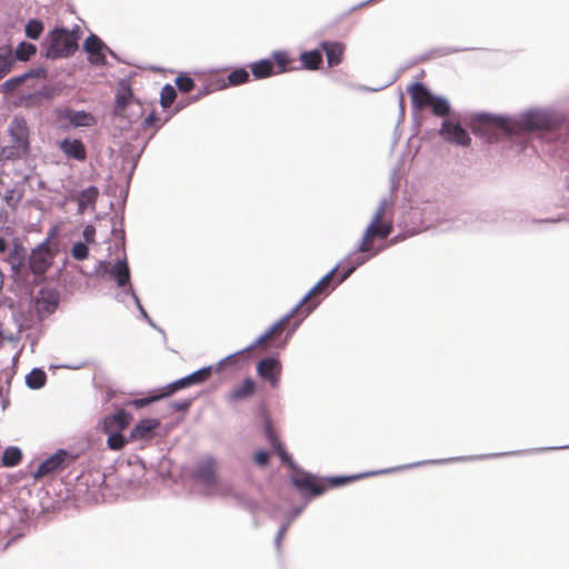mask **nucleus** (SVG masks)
Instances as JSON below:
<instances>
[{
    "label": "nucleus",
    "instance_id": "4be33fe9",
    "mask_svg": "<svg viewBox=\"0 0 569 569\" xmlns=\"http://www.w3.org/2000/svg\"><path fill=\"white\" fill-rule=\"evenodd\" d=\"M208 371L209 369L207 368H199L184 377L169 382L163 387V390L166 391L168 398H170L180 390L206 382L208 380Z\"/></svg>",
    "mask_w": 569,
    "mask_h": 569
},
{
    "label": "nucleus",
    "instance_id": "b1692460",
    "mask_svg": "<svg viewBox=\"0 0 569 569\" xmlns=\"http://www.w3.org/2000/svg\"><path fill=\"white\" fill-rule=\"evenodd\" d=\"M60 302L59 291L52 288H41L36 298L38 313L47 316L54 313Z\"/></svg>",
    "mask_w": 569,
    "mask_h": 569
},
{
    "label": "nucleus",
    "instance_id": "79ce46f5",
    "mask_svg": "<svg viewBox=\"0 0 569 569\" xmlns=\"http://www.w3.org/2000/svg\"><path fill=\"white\" fill-rule=\"evenodd\" d=\"M22 450L17 446L7 447L1 456V463L3 467L12 468L19 465L22 460Z\"/></svg>",
    "mask_w": 569,
    "mask_h": 569
},
{
    "label": "nucleus",
    "instance_id": "58836bf2",
    "mask_svg": "<svg viewBox=\"0 0 569 569\" xmlns=\"http://www.w3.org/2000/svg\"><path fill=\"white\" fill-rule=\"evenodd\" d=\"M52 264V257L49 252H41L33 256V250L29 256V267L33 273L46 272Z\"/></svg>",
    "mask_w": 569,
    "mask_h": 569
},
{
    "label": "nucleus",
    "instance_id": "49530a36",
    "mask_svg": "<svg viewBox=\"0 0 569 569\" xmlns=\"http://www.w3.org/2000/svg\"><path fill=\"white\" fill-rule=\"evenodd\" d=\"M44 31V23L41 19L31 18L24 24V34L29 40H39Z\"/></svg>",
    "mask_w": 569,
    "mask_h": 569
},
{
    "label": "nucleus",
    "instance_id": "72a5a7b5",
    "mask_svg": "<svg viewBox=\"0 0 569 569\" xmlns=\"http://www.w3.org/2000/svg\"><path fill=\"white\" fill-rule=\"evenodd\" d=\"M257 389V383L251 377H246L242 382L234 387L228 395L229 402L243 401L251 398Z\"/></svg>",
    "mask_w": 569,
    "mask_h": 569
},
{
    "label": "nucleus",
    "instance_id": "69168bd1",
    "mask_svg": "<svg viewBox=\"0 0 569 569\" xmlns=\"http://www.w3.org/2000/svg\"><path fill=\"white\" fill-rule=\"evenodd\" d=\"M305 507H306V505H300V506H296V507L291 508L288 511L286 518L289 519L290 521H293L305 510Z\"/></svg>",
    "mask_w": 569,
    "mask_h": 569
},
{
    "label": "nucleus",
    "instance_id": "8fccbe9b",
    "mask_svg": "<svg viewBox=\"0 0 569 569\" xmlns=\"http://www.w3.org/2000/svg\"><path fill=\"white\" fill-rule=\"evenodd\" d=\"M232 498L236 500L239 507L243 508L252 515L259 510V503L256 500L246 497L241 492H236Z\"/></svg>",
    "mask_w": 569,
    "mask_h": 569
},
{
    "label": "nucleus",
    "instance_id": "13d9d810",
    "mask_svg": "<svg viewBox=\"0 0 569 569\" xmlns=\"http://www.w3.org/2000/svg\"><path fill=\"white\" fill-rule=\"evenodd\" d=\"M253 461L257 466L266 468L270 463V457L266 449L259 448L253 452Z\"/></svg>",
    "mask_w": 569,
    "mask_h": 569
},
{
    "label": "nucleus",
    "instance_id": "bb28decb",
    "mask_svg": "<svg viewBox=\"0 0 569 569\" xmlns=\"http://www.w3.org/2000/svg\"><path fill=\"white\" fill-rule=\"evenodd\" d=\"M11 140L26 149L30 146L29 127L23 117L14 116L8 128Z\"/></svg>",
    "mask_w": 569,
    "mask_h": 569
},
{
    "label": "nucleus",
    "instance_id": "774afa93",
    "mask_svg": "<svg viewBox=\"0 0 569 569\" xmlns=\"http://www.w3.org/2000/svg\"><path fill=\"white\" fill-rule=\"evenodd\" d=\"M428 60H432V54H431V50H428L417 57L413 58V63H422V62H426Z\"/></svg>",
    "mask_w": 569,
    "mask_h": 569
},
{
    "label": "nucleus",
    "instance_id": "603ef678",
    "mask_svg": "<svg viewBox=\"0 0 569 569\" xmlns=\"http://www.w3.org/2000/svg\"><path fill=\"white\" fill-rule=\"evenodd\" d=\"M71 257L77 261H83L89 257V247L88 243L78 240L73 242L71 250Z\"/></svg>",
    "mask_w": 569,
    "mask_h": 569
},
{
    "label": "nucleus",
    "instance_id": "a211bd4d",
    "mask_svg": "<svg viewBox=\"0 0 569 569\" xmlns=\"http://www.w3.org/2000/svg\"><path fill=\"white\" fill-rule=\"evenodd\" d=\"M193 480L207 488L218 486L217 459L213 455H207L197 461L191 472Z\"/></svg>",
    "mask_w": 569,
    "mask_h": 569
},
{
    "label": "nucleus",
    "instance_id": "20e7f679",
    "mask_svg": "<svg viewBox=\"0 0 569 569\" xmlns=\"http://www.w3.org/2000/svg\"><path fill=\"white\" fill-rule=\"evenodd\" d=\"M44 511V507L37 512L22 498L12 500L10 505H3L0 508V536L11 535L10 541L21 538L34 520Z\"/></svg>",
    "mask_w": 569,
    "mask_h": 569
},
{
    "label": "nucleus",
    "instance_id": "bf43d9fd",
    "mask_svg": "<svg viewBox=\"0 0 569 569\" xmlns=\"http://www.w3.org/2000/svg\"><path fill=\"white\" fill-rule=\"evenodd\" d=\"M191 103H193V102L190 101V97H188L186 100H179L174 104L173 109L164 117L161 124L167 123L174 114L182 111L186 107H188Z\"/></svg>",
    "mask_w": 569,
    "mask_h": 569
},
{
    "label": "nucleus",
    "instance_id": "9b49d317",
    "mask_svg": "<svg viewBox=\"0 0 569 569\" xmlns=\"http://www.w3.org/2000/svg\"><path fill=\"white\" fill-rule=\"evenodd\" d=\"M88 277L106 278L116 283V286L124 292L131 283V271L126 253L121 258H117L114 262L110 260H99L92 272Z\"/></svg>",
    "mask_w": 569,
    "mask_h": 569
},
{
    "label": "nucleus",
    "instance_id": "a19ab883",
    "mask_svg": "<svg viewBox=\"0 0 569 569\" xmlns=\"http://www.w3.org/2000/svg\"><path fill=\"white\" fill-rule=\"evenodd\" d=\"M47 383V373L43 368L36 367L26 375V386L31 390H40Z\"/></svg>",
    "mask_w": 569,
    "mask_h": 569
},
{
    "label": "nucleus",
    "instance_id": "2eb2a0df",
    "mask_svg": "<svg viewBox=\"0 0 569 569\" xmlns=\"http://www.w3.org/2000/svg\"><path fill=\"white\" fill-rule=\"evenodd\" d=\"M257 376L269 383L271 388H277L280 382L282 363L278 352H271L259 359L256 363Z\"/></svg>",
    "mask_w": 569,
    "mask_h": 569
},
{
    "label": "nucleus",
    "instance_id": "f257e3e1",
    "mask_svg": "<svg viewBox=\"0 0 569 569\" xmlns=\"http://www.w3.org/2000/svg\"><path fill=\"white\" fill-rule=\"evenodd\" d=\"M469 130L487 142L511 137L517 130H540L549 124L550 116L539 108H530L518 116L477 111L466 114Z\"/></svg>",
    "mask_w": 569,
    "mask_h": 569
},
{
    "label": "nucleus",
    "instance_id": "052dcab7",
    "mask_svg": "<svg viewBox=\"0 0 569 569\" xmlns=\"http://www.w3.org/2000/svg\"><path fill=\"white\" fill-rule=\"evenodd\" d=\"M82 242L93 243L96 241V227L91 223L84 226V228L82 229Z\"/></svg>",
    "mask_w": 569,
    "mask_h": 569
},
{
    "label": "nucleus",
    "instance_id": "6e6d98bb",
    "mask_svg": "<svg viewBox=\"0 0 569 569\" xmlns=\"http://www.w3.org/2000/svg\"><path fill=\"white\" fill-rule=\"evenodd\" d=\"M160 118L156 110H152L148 113V116L142 120L141 128L149 129L151 127L156 128V131L159 130L163 124H161Z\"/></svg>",
    "mask_w": 569,
    "mask_h": 569
},
{
    "label": "nucleus",
    "instance_id": "4d7b16f0",
    "mask_svg": "<svg viewBox=\"0 0 569 569\" xmlns=\"http://www.w3.org/2000/svg\"><path fill=\"white\" fill-rule=\"evenodd\" d=\"M123 295L126 296H130L136 305V308L138 309L139 311V315L142 319L144 318H148V312L147 310L144 309V307L142 306L141 303V300L140 298L138 297L133 286L129 287L124 292H122Z\"/></svg>",
    "mask_w": 569,
    "mask_h": 569
},
{
    "label": "nucleus",
    "instance_id": "5fc2aeb1",
    "mask_svg": "<svg viewBox=\"0 0 569 569\" xmlns=\"http://www.w3.org/2000/svg\"><path fill=\"white\" fill-rule=\"evenodd\" d=\"M196 397H191V398H186V399H179V400H172L169 402V407L176 411V412H181V413H187L193 401H194Z\"/></svg>",
    "mask_w": 569,
    "mask_h": 569
},
{
    "label": "nucleus",
    "instance_id": "9d476101",
    "mask_svg": "<svg viewBox=\"0 0 569 569\" xmlns=\"http://www.w3.org/2000/svg\"><path fill=\"white\" fill-rule=\"evenodd\" d=\"M320 302L321 299L312 298V300L305 303L283 326L267 339V341H270V347L276 350H283L305 319L316 310Z\"/></svg>",
    "mask_w": 569,
    "mask_h": 569
},
{
    "label": "nucleus",
    "instance_id": "a878e982",
    "mask_svg": "<svg viewBox=\"0 0 569 569\" xmlns=\"http://www.w3.org/2000/svg\"><path fill=\"white\" fill-rule=\"evenodd\" d=\"M58 147L68 159L80 162L87 160V147L79 138H63L58 142Z\"/></svg>",
    "mask_w": 569,
    "mask_h": 569
},
{
    "label": "nucleus",
    "instance_id": "37998d69",
    "mask_svg": "<svg viewBox=\"0 0 569 569\" xmlns=\"http://www.w3.org/2000/svg\"><path fill=\"white\" fill-rule=\"evenodd\" d=\"M37 46L26 40L20 41L13 49L14 58L18 61L27 62L37 53Z\"/></svg>",
    "mask_w": 569,
    "mask_h": 569
},
{
    "label": "nucleus",
    "instance_id": "f3484780",
    "mask_svg": "<svg viewBox=\"0 0 569 569\" xmlns=\"http://www.w3.org/2000/svg\"><path fill=\"white\" fill-rule=\"evenodd\" d=\"M438 133L445 141L451 144L460 147H469L471 144L469 130L457 120L443 119Z\"/></svg>",
    "mask_w": 569,
    "mask_h": 569
},
{
    "label": "nucleus",
    "instance_id": "dca6fc26",
    "mask_svg": "<svg viewBox=\"0 0 569 569\" xmlns=\"http://www.w3.org/2000/svg\"><path fill=\"white\" fill-rule=\"evenodd\" d=\"M60 94V89L53 84L44 83L39 89L22 93L18 97L16 104L26 109L38 108Z\"/></svg>",
    "mask_w": 569,
    "mask_h": 569
},
{
    "label": "nucleus",
    "instance_id": "3c124183",
    "mask_svg": "<svg viewBox=\"0 0 569 569\" xmlns=\"http://www.w3.org/2000/svg\"><path fill=\"white\" fill-rule=\"evenodd\" d=\"M476 49L477 48H472V47H437V48H432L430 50H431L432 59H437V58H442V57H446L449 54L469 51V50H476Z\"/></svg>",
    "mask_w": 569,
    "mask_h": 569
},
{
    "label": "nucleus",
    "instance_id": "a18cd8bd",
    "mask_svg": "<svg viewBox=\"0 0 569 569\" xmlns=\"http://www.w3.org/2000/svg\"><path fill=\"white\" fill-rule=\"evenodd\" d=\"M107 435V447L111 450H121L128 442H132L123 431H102Z\"/></svg>",
    "mask_w": 569,
    "mask_h": 569
},
{
    "label": "nucleus",
    "instance_id": "0eeeda50",
    "mask_svg": "<svg viewBox=\"0 0 569 569\" xmlns=\"http://www.w3.org/2000/svg\"><path fill=\"white\" fill-rule=\"evenodd\" d=\"M41 57L57 61L67 59L74 54L79 48L77 37L69 32V28L54 26L50 29L40 42Z\"/></svg>",
    "mask_w": 569,
    "mask_h": 569
},
{
    "label": "nucleus",
    "instance_id": "c756f323",
    "mask_svg": "<svg viewBox=\"0 0 569 569\" xmlns=\"http://www.w3.org/2000/svg\"><path fill=\"white\" fill-rule=\"evenodd\" d=\"M319 48L322 50V54H326L327 63L329 68L339 66L343 60V53L346 46L341 41L322 40L319 43Z\"/></svg>",
    "mask_w": 569,
    "mask_h": 569
},
{
    "label": "nucleus",
    "instance_id": "864d4df0",
    "mask_svg": "<svg viewBox=\"0 0 569 569\" xmlns=\"http://www.w3.org/2000/svg\"><path fill=\"white\" fill-rule=\"evenodd\" d=\"M417 63H413V59L410 60L406 66L401 67L392 77L389 81H387L385 84L380 86L379 88H369V87H366V86H360L359 88L363 91H368V92H375V91H379V90H382L389 86H391L393 82L397 81V79L400 77V74L407 70L408 68H411L413 66H416Z\"/></svg>",
    "mask_w": 569,
    "mask_h": 569
},
{
    "label": "nucleus",
    "instance_id": "0e129e2a",
    "mask_svg": "<svg viewBox=\"0 0 569 569\" xmlns=\"http://www.w3.org/2000/svg\"><path fill=\"white\" fill-rule=\"evenodd\" d=\"M566 220V214H559L555 218L533 219V223H559Z\"/></svg>",
    "mask_w": 569,
    "mask_h": 569
},
{
    "label": "nucleus",
    "instance_id": "ddd939ff",
    "mask_svg": "<svg viewBox=\"0 0 569 569\" xmlns=\"http://www.w3.org/2000/svg\"><path fill=\"white\" fill-rule=\"evenodd\" d=\"M79 457L80 453L74 450L60 448L52 455L41 460L37 465L36 469L31 470L30 473L34 480L51 476L57 471H60L70 466Z\"/></svg>",
    "mask_w": 569,
    "mask_h": 569
},
{
    "label": "nucleus",
    "instance_id": "e2e57ef3",
    "mask_svg": "<svg viewBox=\"0 0 569 569\" xmlns=\"http://www.w3.org/2000/svg\"><path fill=\"white\" fill-rule=\"evenodd\" d=\"M216 487L218 489V493L223 498L224 497H233V495L236 493L232 485H230V483H219L218 482V486H216Z\"/></svg>",
    "mask_w": 569,
    "mask_h": 569
},
{
    "label": "nucleus",
    "instance_id": "5701e85b",
    "mask_svg": "<svg viewBox=\"0 0 569 569\" xmlns=\"http://www.w3.org/2000/svg\"><path fill=\"white\" fill-rule=\"evenodd\" d=\"M161 426V421L158 418H142L129 432V439L132 441L137 440H151L157 436L156 430Z\"/></svg>",
    "mask_w": 569,
    "mask_h": 569
},
{
    "label": "nucleus",
    "instance_id": "680f3d73",
    "mask_svg": "<svg viewBox=\"0 0 569 569\" xmlns=\"http://www.w3.org/2000/svg\"><path fill=\"white\" fill-rule=\"evenodd\" d=\"M54 231H56V228H51L49 230L47 238L42 242H40L36 248L32 249L33 256H37L38 253H41V252H49V240L52 237V234L54 233Z\"/></svg>",
    "mask_w": 569,
    "mask_h": 569
},
{
    "label": "nucleus",
    "instance_id": "6e6552de",
    "mask_svg": "<svg viewBox=\"0 0 569 569\" xmlns=\"http://www.w3.org/2000/svg\"><path fill=\"white\" fill-rule=\"evenodd\" d=\"M410 94L412 110L421 107L428 108L436 117L443 118L452 113L450 101L441 94L435 93L426 83L415 81L407 87Z\"/></svg>",
    "mask_w": 569,
    "mask_h": 569
},
{
    "label": "nucleus",
    "instance_id": "f03ea898",
    "mask_svg": "<svg viewBox=\"0 0 569 569\" xmlns=\"http://www.w3.org/2000/svg\"><path fill=\"white\" fill-rule=\"evenodd\" d=\"M387 204L388 201L386 198H382L379 201L378 208L365 229L356 248L346 256L347 266L340 272L336 284L345 282L358 268L387 248L386 244L376 246L372 242L373 239L386 240L393 232V223L391 221L382 220V214Z\"/></svg>",
    "mask_w": 569,
    "mask_h": 569
},
{
    "label": "nucleus",
    "instance_id": "412c9836",
    "mask_svg": "<svg viewBox=\"0 0 569 569\" xmlns=\"http://www.w3.org/2000/svg\"><path fill=\"white\" fill-rule=\"evenodd\" d=\"M132 100H134V96L130 80L127 78L120 79L114 94L113 119L124 120L127 106Z\"/></svg>",
    "mask_w": 569,
    "mask_h": 569
},
{
    "label": "nucleus",
    "instance_id": "39448f33",
    "mask_svg": "<svg viewBox=\"0 0 569 569\" xmlns=\"http://www.w3.org/2000/svg\"><path fill=\"white\" fill-rule=\"evenodd\" d=\"M272 450L278 455L280 462L292 471L289 478L290 483L302 498L315 499L327 491L326 487L316 483L317 475L303 469L288 452L283 443H278Z\"/></svg>",
    "mask_w": 569,
    "mask_h": 569
},
{
    "label": "nucleus",
    "instance_id": "338daca9",
    "mask_svg": "<svg viewBox=\"0 0 569 569\" xmlns=\"http://www.w3.org/2000/svg\"><path fill=\"white\" fill-rule=\"evenodd\" d=\"M407 237H408V234H407V233H405V232H399V233L395 234V236H393V237L388 241V243H387L386 246H387V248H388V247H390V246H395V244H397V243H399V242L403 241Z\"/></svg>",
    "mask_w": 569,
    "mask_h": 569
},
{
    "label": "nucleus",
    "instance_id": "de8ad7c7",
    "mask_svg": "<svg viewBox=\"0 0 569 569\" xmlns=\"http://www.w3.org/2000/svg\"><path fill=\"white\" fill-rule=\"evenodd\" d=\"M176 87L181 93H189L196 88V81L189 72L181 71L174 79Z\"/></svg>",
    "mask_w": 569,
    "mask_h": 569
},
{
    "label": "nucleus",
    "instance_id": "09e8293b",
    "mask_svg": "<svg viewBox=\"0 0 569 569\" xmlns=\"http://www.w3.org/2000/svg\"><path fill=\"white\" fill-rule=\"evenodd\" d=\"M177 87L170 83H166L161 88L159 102L163 111H167L171 107L174 98L177 97Z\"/></svg>",
    "mask_w": 569,
    "mask_h": 569
},
{
    "label": "nucleus",
    "instance_id": "393cba45",
    "mask_svg": "<svg viewBox=\"0 0 569 569\" xmlns=\"http://www.w3.org/2000/svg\"><path fill=\"white\" fill-rule=\"evenodd\" d=\"M132 413L123 408L116 409L106 416L101 422L102 431H123L132 421Z\"/></svg>",
    "mask_w": 569,
    "mask_h": 569
},
{
    "label": "nucleus",
    "instance_id": "1a4fd4ad",
    "mask_svg": "<svg viewBox=\"0 0 569 569\" xmlns=\"http://www.w3.org/2000/svg\"><path fill=\"white\" fill-rule=\"evenodd\" d=\"M320 302L321 299L312 298V300L305 303L283 326L267 339V341H270V347L276 350H283L305 319L316 310Z\"/></svg>",
    "mask_w": 569,
    "mask_h": 569
},
{
    "label": "nucleus",
    "instance_id": "4c0bfd02",
    "mask_svg": "<svg viewBox=\"0 0 569 569\" xmlns=\"http://www.w3.org/2000/svg\"><path fill=\"white\" fill-rule=\"evenodd\" d=\"M168 396L166 391L162 388L154 389L148 393V396L133 398L128 401V405L134 407L136 409H143L148 406H150L153 402H157L162 399H167Z\"/></svg>",
    "mask_w": 569,
    "mask_h": 569
},
{
    "label": "nucleus",
    "instance_id": "c9c22d12",
    "mask_svg": "<svg viewBox=\"0 0 569 569\" xmlns=\"http://www.w3.org/2000/svg\"><path fill=\"white\" fill-rule=\"evenodd\" d=\"M99 197L98 187L91 184L77 194L78 212L83 213L87 209H94L97 199Z\"/></svg>",
    "mask_w": 569,
    "mask_h": 569
},
{
    "label": "nucleus",
    "instance_id": "f8f14e48",
    "mask_svg": "<svg viewBox=\"0 0 569 569\" xmlns=\"http://www.w3.org/2000/svg\"><path fill=\"white\" fill-rule=\"evenodd\" d=\"M293 61L287 50H274L269 57L249 63L250 73L257 80L286 73Z\"/></svg>",
    "mask_w": 569,
    "mask_h": 569
},
{
    "label": "nucleus",
    "instance_id": "473e14b6",
    "mask_svg": "<svg viewBox=\"0 0 569 569\" xmlns=\"http://www.w3.org/2000/svg\"><path fill=\"white\" fill-rule=\"evenodd\" d=\"M258 417L260 419L261 430L263 432L264 438L267 439L271 449L276 448L278 443H282L278 435L272 426V419L267 410V408L262 405L258 409Z\"/></svg>",
    "mask_w": 569,
    "mask_h": 569
},
{
    "label": "nucleus",
    "instance_id": "7ed1b4c3",
    "mask_svg": "<svg viewBox=\"0 0 569 569\" xmlns=\"http://www.w3.org/2000/svg\"><path fill=\"white\" fill-rule=\"evenodd\" d=\"M525 451H510V452H499V453H490V455H479V456H462V457H451L446 459H431V460H422L417 461L408 465L380 469V470H372V471H366V472H359V473H352V475H335V476H323L319 477L317 475L316 483H319L327 488V490L345 487L351 482H355L357 480H361L365 478L379 476V475H388L397 471H402L420 466L426 465H442V463H449L455 461H468V460H476V459H486V458H496V457H503V456H515V455H521Z\"/></svg>",
    "mask_w": 569,
    "mask_h": 569
},
{
    "label": "nucleus",
    "instance_id": "4468645a",
    "mask_svg": "<svg viewBox=\"0 0 569 569\" xmlns=\"http://www.w3.org/2000/svg\"><path fill=\"white\" fill-rule=\"evenodd\" d=\"M52 113L57 128L62 131L90 128L97 122L94 116L87 110H73L70 107H56Z\"/></svg>",
    "mask_w": 569,
    "mask_h": 569
},
{
    "label": "nucleus",
    "instance_id": "c03bdc74",
    "mask_svg": "<svg viewBox=\"0 0 569 569\" xmlns=\"http://www.w3.org/2000/svg\"><path fill=\"white\" fill-rule=\"evenodd\" d=\"M17 63V60L13 54V49L10 44H4L0 47V69L8 74L12 71Z\"/></svg>",
    "mask_w": 569,
    "mask_h": 569
},
{
    "label": "nucleus",
    "instance_id": "cd10ccee",
    "mask_svg": "<svg viewBox=\"0 0 569 569\" xmlns=\"http://www.w3.org/2000/svg\"><path fill=\"white\" fill-rule=\"evenodd\" d=\"M48 74V69L44 66H38L34 68H30L21 74L11 77L7 79L4 82L0 84L1 92H10L13 91L19 84L24 81L33 78H46Z\"/></svg>",
    "mask_w": 569,
    "mask_h": 569
},
{
    "label": "nucleus",
    "instance_id": "e433bc0d",
    "mask_svg": "<svg viewBox=\"0 0 569 569\" xmlns=\"http://www.w3.org/2000/svg\"><path fill=\"white\" fill-rule=\"evenodd\" d=\"M224 89L228 87H237L250 81V71L246 67H234L230 70L226 78L221 77Z\"/></svg>",
    "mask_w": 569,
    "mask_h": 569
},
{
    "label": "nucleus",
    "instance_id": "aec40b11",
    "mask_svg": "<svg viewBox=\"0 0 569 569\" xmlns=\"http://www.w3.org/2000/svg\"><path fill=\"white\" fill-rule=\"evenodd\" d=\"M268 332V328L261 333L259 335L250 345H248L247 347L231 353V355H228L227 357L222 358L221 360H219L217 363L214 365H209V366H204L203 368H207L209 369L208 371V379L213 375V373H218L222 370L223 366H228V367H232V368H237L240 366V361H243L246 360V358H243L242 360L239 359V356L243 355V353H247L249 351H251L252 349L259 347V346H262L263 343L267 342V339H263V337L266 336V333Z\"/></svg>",
    "mask_w": 569,
    "mask_h": 569
},
{
    "label": "nucleus",
    "instance_id": "423d86ee",
    "mask_svg": "<svg viewBox=\"0 0 569 569\" xmlns=\"http://www.w3.org/2000/svg\"><path fill=\"white\" fill-rule=\"evenodd\" d=\"M347 266L346 257L335 264L325 276H322L316 284L308 290V292L298 301L296 306H293L287 313L281 316L279 319H277L274 322H272L268 327V332L263 337V339H268L271 337L283 323L291 318L305 303L310 301V297L313 296L316 292L322 293L325 297L329 296L338 286L341 283H337V280L340 276V272L343 270V268Z\"/></svg>",
    "mask_w": 569,
    "mask_h": 569
},
{
    "label": "nucleus",
    "instance_id": "2f4dec72",
    "mask_svg": "<svg viewBox=\"0 0 569 569\" xmlns=\"http://www.w3.org/2000/svg\"><path fill=\"white\" fill-rule=\"evenodd\" d=\"M300 66L299 67H290V70H318L322 62V50L320 48H315L311 50L301 51L299 54Z\"/></svg>",
    "mask_w": 569,
    "mask_h": 569
},
{
    "label": "nucleus",
    "instance_id": "ea45409f",
    "mask_svg": "<svg viewBox=\"0 0 569 569\" xmlns=\"http://www.w3.org/2000/svg\"><path fill=\"white\" fill-rule=\"evenodd\" d=\"M223 89H224V83H223L222 78L217 77V78L210 79L201 88L198 89L196 94L190 96V101H192L194 103V102L199 101L200 99L204 98L206 96H208L214 91L223 90Z\"/></svg>",
    "mask_w": 569,
    "mask_h": 569
},
{
    "label": "nucleus",
    "instance_id": "c85d7f7f",
    "mask_svg": "<svg viewBox=\"0 0 569 569\" xmlns=\"http://www.w3.org/2000/svg\"><path fill=\"white\" fill-rule=\"evenodd\" d=\"M111 234L114 238V248L117 251L126 253V230H124V202L119 211L111 216Z\"/></svg>",
    "mask_w": 569,
    "mask_h": 569
},
{
    "label": "nucleus",
    "instance_id": "6ab92c4d",
    "mask_svg": "<svg viewBox=\"0 0 569 569\" xmlns=\"http://www.w3.org/2000/svg\"><path fill=\"white\" fill-rule=\"evenodd\" d=\"M82 49L91 66L104 67L108 64V44L98 34L90 32L82 43Z\"/></svg>",
    "mask_w": 569,
    "mask_h": 569
},
{
    "label": "nucleus",
    "instance_id": "f704fd0d",
    "mask_svg": "<svg viewBox=\"0 0 569 569\" xmlns=\"http://www.w3.org/2000/svg\"><path fill=\"white\" fill-rule=\"evenodd\" d=\"M7 252V261L10 264L11 271H19L24 266L27 260L26 248L18 239H13L12 248Z\"/></svg>",
    "mask_w": 569,
    "mask_h": 569
},
{
    "label": "nucleus",
    "instance_id": "7c9ffc66",
    "mask_svg": "<svg viewBox=\"0 0 569 569\" xmlns=\"http://www.w3.org/2000/svg\"><path fill=\"white\" fill-rule=\"evenodd\" d=\"M148 142H149V139L142 143L141 148L137 152H134V148H133L132 143H127L121 150V153H122L121 167L123 170H126L127 167L129 166L128 183L130 182V180L133 176V172L137 169L140 157L142 156Z\"/></svg>",
    "mask_w": 569,
    "mask_h": 569
}]
</instances>
